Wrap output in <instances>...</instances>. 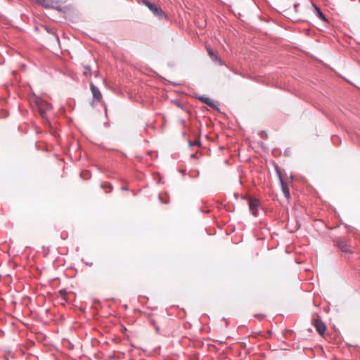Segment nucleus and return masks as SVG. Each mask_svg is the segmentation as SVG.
Returning a JSON list of instances; mask_svg holds the SVG:
<instances>
[{"mask_svg": "<svg viewBox=\"0 0 360 360\" xmlns=\"http://www.w3.org/2000/svg\"><path fill=\"white\" fill-rule=\"evenodd\" d=\"M298 5H299L298 4H294V7H295V11H297V8Z\"/></svg>", "mask_w": 360, "mask_h": 360, "instance_id": "2eb2a0df", "label": "nucleus"}, {"mask_svg": "<svg viewBox=\"0 0 360 360\" xmlns=\"http://www.w3.org/2000/svg\"><path fill=\"white\" fill-rule=\"evenodd\" d=\"M108 187L109 188V191H108V192L112 191V186H111L110 184H108Z\"/></svg>", "mask_w": 360, "mask_h": 360, "instance_id": "4468645a", "label": "nucleus"}, {"mask_svg": "<svg viewBox=\"0 0 360 360\" xmlns=\"http://www.w3.org/2000/svg\"><path fill=\"white\" fill-rule=\"evenodd\" d=\"M37 2L45 7H51L53 4L52 0H37Z\"/></svg>", "mask_w": 360, "mask_h": 360, "instance_id": "9d476101", "label": "nucleus"}, {"mask_svg": "<svg viewBox=\"0 0 360 360\" xmlns=\"http://www.w3.org/2000/svg\"><path fill=\"white\" fill-rule=\"evenodd\" d=\"M143 3L149 8V10L157 17L162 18L165 16L164 11L155 4L144 0Z\"/></svg>", "mask_w": 360, "mask_h": 360, "instance_id": "f03ea898", "label": "nucleus"}, {"mask_svg": "<svg viewBox=\"0 0 360 360\" xmlns=\"http://www.w3.org/2000/svg\"><path fill=\"white\" fill-rule=\"evenodd\" d=\"M313 6H314V9H315V14H316V15L319 19H321L322 21L326 22L327 21L325 15L323 13V12L321 11V9L318 6L314 5V4H313Z\"/></svg>", "mask_w": 360, "mask_h": 360, "instance_id": "423d86ee", "label": "nucleus"}, {"mask_svg": "<svg viewBox=\"0 0 360 360\" xmlns=\"http://www.w3.org/2000/svg\"><path fill=\"white\" fill-rule=\"evenodd\" d=\"M60 294H61L62 295H65V294H66V292H65V291H63V290H60Z\"/></svg>", "mask_w": 360, "mask_h": 360, "instance_id": "dca6fc26", "label": "nucleus"}, {"mask_svg": "<svg viewBox=\"0 0 360 360\" xmlns=\"http://www.w3.org/2000/svg\"><path fill=\"white\" fill-rule=\"evenodd\" d=\"M84 75L91 74V70L89 68H86V71L84 72Z\"/></svg>", "mask_w": 360, "mask_h": 360, "instance_id": "ddd939ff", "label": "nucleus"}, {"mask_svg": "<svg viewBox=\"0 0 360 360\" xmlns=\"http://www.w3.org/2000/svg\"><path fill=\"white\" fill-rule=\"evenodd\" d=\"M91 91L93 94L94 98L96 101V102H99L102 98V95L98 89L92 82L90 84Z\"/></svg>", "mask_w": 360, "mask_h": 360, "instance_id": "20e7f679", "label": "nucleus"}, {"mask_svg": "<svg viewBox=\"0 0 360 360\" xmlns=\"http://www.w3.org/2000/svg\"><path fill=\"white\" fill-rule=\"evenodd\" d=\"M314 326L317 330V332L323 335L326 331V325L321 321H316L314 323Z\"/></svg>", "mask_w": 360, "mask_h": 360, "instance_id": "39448f33", "label": "nucleus"}, {"mask_svg": "<svg viewBox=\"0 0 360 360\" xmlns=\"http://www.w3.org/2000/svg\"><path fill=\"white\" fill-rule=\"evenodd\" d=\"M338 246L342 250V251L345 252H350L349 247L345 244L343 242L340 243Z\"/></svg>", "mask_w": 360, "mask_h": 360, "instance_id": "9b49d317", "label": "nucleus"}, {"mask_svg": "<svg viewBox=\"0 0 360 360\" xmlns=\"http://www.w3.org/2000/svg\"><path fill=\"white\" fill-rule=\"evenodd\" d=\"M280 180H281V186H282L283 193L284 195L287 198H288L290 197L289 189H288L287 185L285 184L283 179L281 177H280Z\"/></svg>", "mask_w": 360, "mask_h": 360, "instance_id": "1a4fd4ad", "label": "nucleus"}, {"mask_svg": "<svg viewBox=\"0 0 360 360\" xmlns=\"http://www.w3.org/2000/svg\"><path fill=\"white\" fill-rule=\"evenodd\" d=\"M122 190H123V191H127V188H126V187H122Z\"/></svg>", "mask_w": 360, "mask_h": 360, "instance_id": "f3484780", "label": "nucleus"}, {"mask_svg": "<svg viewBox=\"0 0 360 360\" xmlns=\"http://www.w3.org/2000/svg\"><path fill=\"white\" fill-rule=\"evenodd\" d=\"M198 99L202 101V103L207 104V105L212 107V108H215V105L214 103V102L210 98H207V97H205L204 96H200L198 98Z\"/></svg>", "mask_w": 360, "mask_h": 360, "instance_id": "0eeeda50", "label": "nucleus"}, {"mask_svg": "<svg viewBox=\"0 0 360 360\" xmlns=\"http://www.w3.org/2000/svg\"><path fill=\"white\" fill-rule=\"evenodd\" d=\"M207 52L209 56L212 58L214 61H218L220 65H222L221 60L219 58V56L210 48L207 49Z\"/></svg>", "mask_w": 360, "mask_h": 360, "instance_id": "6e6552de", "label": "nucleus"}, {"mask_svg": "<svg viewBox=\"0 0 360 360\" xmlns=\"http://www.w3.org/2000/svg\"><path fill=\"white\" fill-rule=\"evenodd\" d=\"M34 103L41 117L48 121L49 113L52 110L51 104L39 97L35 98Z\"/></svg>", "mask_w": 360, "mask_h": 360, "instance_id": "f257e3e1", "label": "nucleus"}, {"mask_svg": "<svg viewBox=\"0 0 360 360\" xmlns=\"http://www.w3.org/2000/svg\"><path fill=\"white\" fill-rule=\"evenodd\" d=\"M249 209L255 217L257 216V208L259 206V201L257 199H248Z\"/></svg>", "mask_w": 360, "mask_h": 360, "instance_id": "7ed1b4c3", "label": "nucleus"}, {"mask_svg": "<svg viewBox=\"0 0 360 360\" xmlns=\"http://www.w3.org/2000/svg\"><path fill=\"white\" fill-rule=\"evenodd\" d=\"M200 141H195L193 143L190 142V146H199Z\"/></svg>", "mask_w": 360, "mask_h": 360, "instance_id": "f8f14e48", "label": "nucleus"}]
</instances>
